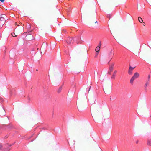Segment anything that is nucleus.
<instances>
[{
    "instance_id": "1",
    "label": "nucleus",
    "mask_w": 151,
    "mask_h": 151,
    "mask_svg": "<svg viewBox=\"0 0 151 151\" xmlns=\"http://www.w3.org/2000/svg\"><path fill=\"white\" fill-rule=\"evenodd\" d=\"M112 90V86H111L109 87H106L105 88L104 91L106 93H111Z\"/></svg>"
},
{
    "instance_id": "2",
    "label": "nucleus",
    "mask_w": 151,
    "mask_h": 151,
    "mask_svg": "<svg viewBox=\"0 0 151 151\" xmlns=\"http://www.w3.org/2000/svg\"><path fill=\"white\" fill-rule=\"evenodd\" d=\"M135 67H132L129 65V69L128 70V73L129 74L131 75L132 74V71L135 68Z\"/></svg>"
},
{
    "instance_id": "3",
    "label": "nucleus",
    "mask_w": 151,
    "mask_h": 151,
    "mask_svg": "<svg viewBox=\"0 0 151 151\" xmlns=\"http://www.w3.org/2000/svg\"><path fill=\"white\" fill-rule=\"evenodd\" d=\"M114 65H115V63L113 62V63H112L110 65H109V70L110 71V72L112 71L114 69Z\"/></svg>"
},
{
    "instance_id": "4",
    "label": "nucleus",
    "mask_w": 151,
    "mask_h": 151,
    "mask_svg": "<svg viewBox=\"0 0 151 151\" xmlns=\"http://www.w3.org/2000/svg\"><path fill=\"white\" fill-rule=\"evenodd\" d=\"M26 37H27V39L29 40H32L33 38V36L32 35L29 34L27 35L26 36Z\"/></svg>"
},
{
    "instance_id": "5",
    "label": "nucleus",
    "mask_w": 151,
    "mask_h": 151,
    "mask_svg": "<svg viewBox=\"0 0 151 151\" xmlns=\"http://www.w3.org/2000/svg\"><path fill=\"white\" fill-rule=\"evenodd\" d=\"M132 51L134 52H139V49L135 47H133L132 49Z\"/></svg>"
},
{
    "instance_id": "6",
    "label": "nucleus",
    "mask_w": 151,
    "mask_h": 151,
    "mask_svg": "<svg viewBox=\"0 0 151 151\" xmlns=\"http://www.w3.org/2000/svg\"><path fill=\"white\" fill-rule=\"evenodd\" d=\"M139 76V74L137 72L135 73L134 76H132L135 79H136L138 78Z\"/></svg>"
},
{
    "instance_id": "7",
    "label": "nucleus",
    "mask_w": 151,
    "mask_h": 151,
    "mask_svg": "<svg viewBox=\"0 0 151 151\" xmlns=\"http://www.w3.org/2000/svg\"><path fill=\"white\" fill-rule=\"evenodd\" d=\"M72 40V38L71 37L68 38L66 42L68 44L71 43Z\"/></svg>"
},
{
    "instance_id": "8",
    "label": "nucleus",
    "mask_w": 151,
    "mask_h": 151,
    "mask_svg": "<svg viewBox=\"0 0 151 151\" xmlns=\"http://www.w3.org/2000/svg\"><path fill=\"white\" fill-rule=\"evenodd\" d=\"M117 73V71L116 70H115L112 76H111V78L112 79H115V76L116 74Z\"/></svg>"
},
{
    "instance_id": "9",
    "label": "nucleus",
    "mask_w": 151,
    "mask_h": 151,
    "mask_svg": "<svg viewBox=\"0 0 151 151\" xmlns=\"http://www.w3.org/2000/svg\"><path fill=\"white\" fill-rule=\"evenodd\" d=\"M136 79H135L133 77H132L131 79H130V84L132 85H133V83H134V81Z\"/></svg>"
},
{
    "instance_id": "10",
    "label": "nucleus",
    "mask_w": 151,
    "mask_h": 151,
    "mask_svg": "<svg viewBox=\"0 0 151 151\" xmlns=\"http://www.w3.org/2000/svg\"><path fill=\"white\" fill-rule=\"evenodd\" d=\"M82 106L80 104H78V108L79 110H81L82 109Z\"/></svg>"
},
{
    "instance_id": "11",
    "label": "nucleus",
    "mask_w": 151,
    "mask_h": 151,
    "mask_svg": "<svg viewBox=\"0 0 151 151\" xmlns=\"http://www.w3.org/2000/svg\"><path fill=\"white\" fill-rule=\"evenodd\" d=\"M113 55V54H112V50H111V51L110 52L109 54V55L110 57H111V58L110 59V61L111 60V59H112V56Z\"/></svg>"
},
{
    "instance_id": "12",
    "label": "nucleus",
    "mask_w": 151,
    "mask_h": 151,
    "mask_svg": "<svg viewBox=\"0 0 151 151\" xmlns=\"http://www.w3.org/2000/svg\"><path fill=\"white\" fill-rule=\"evenodd\" d=\"M138 20L141 23H142L143 22V20L142 18H141L140 17H138Z\"/></svg>"
},
{
    "instance_id": "13",
    "label": "nucleus",
    "mask_w": 151,
    "mask_h": 151,
    "mask_svg": "<svg viewBox=\"0 0 151 151\" xmlns=\"http://www.w3.org/2000/svg\"><path fill=\"white\" fill-rule=\"evenodd\" d=\"M100 48L99 46L96 47L95 49V51L96 52H99L100 50Z\"/></svg>"
},
{
    "instance_id": "14",
    "label": "nucleus",
    "mask_w": 151,
    "mask_h": 151,
    "mask_svg": "<svg viewBox=\"0 0 151 151\" xmlns=\"http://www.w3.org/2000/svg\"><path fill=\"white\" fill-rule=\"evenodd\" d=\"M147 145L148 146H151V141L150 140H148L147 142Z\"/></svg>"
},
{
    "instance_id": "15",
    "label": "nucleus",
    "mask_w": 151,
    "mask_h": 151,
    "mask_svg": "<svg viewBox=\"0 0 151 151\" xmlns=\"http://www.w3.org/2000/svg\"><path fill=\"white\" fill-rule=\"evenodd\" d=\"M3 21L2 23L4 24L5 21L6 20L4 19V18L2 17H1V19L0 20V22Z\"/></svg>"
},
{
    "instance_id": "16",
    "label": "nucleus",
    "mask_w": 151,
    "mask_h": 151,
    "mask_svg": "<svg viewBox=\"0 0 151 151\" xmlns=\"http://www.w3.org/2000/svg\"><path fill=\"white\" fill-rule=\"evenodd\" d=\"M62 86L60 87V88H59L58 89V93H60L61 91L62 90Z\"/></svg>"
},
{
    "instance_id": "17",
    "label": "nucleus",
    "mask_w": 151,
    "mask_h": 151,
    "mask_svg": "<svg viewBox=\"0 0 151 151\" xmlns=\"http://www.w3.org/2000/svg\"><path fill=\"white\" fill-rule=\"evenodd\" d=\"M12 35L14 37H15L17 36V35H15L14 32H13L11 33Z\"/></svg>"
},
{
    "instance_id": "18",
    "label": "nucleus",
    "mask_w": 151,
    "mask_h": 151,
    "mask_svg": "<svg viewBox=\"0 0 151 151\" xmlns=\"http://www.w3.org/2000/svg\"><path fill=\"white\" fill-rule=\"evenodd\" d=\"M149 82H146V83L144 87L146 88H147V86L149 85Z\"/></svg>"
},
{
    "instance_id": "19",
    "label": "nucleus",
    "mask_w": 151,
    "mask_h": 151,
    "mask_svg": "<svg viewBox=\"0 0 151 151\" xmlns=\"http://www.w3.org/2000/svg\"><path fill=\"white\" fill-rule=\"evenodd\" d=\"M116 39H117V40L119 42V43H121V41L120 40L118 37H116Z\"/></svg>"
},
{
    "instance_id": "20",
    "label": "nucleus",
    "mask_w": 151,
    "mask_h": 151,
    "mask_svg": "<svg viewBox=\"0 0 151 151\" xmlns=\"http://www.w3.org/2000/svg\"><path fill=\"white\" fill-rule=\"evenodd\" d=\"M99 47H100V46H101V41H100V42H99Z\"/></svg>"
},
{
    "instance_id": "21",
    "label": "nucleus",
    "mask_w": 151,
    "mask_h": 151,
    "mask_svg": "<svg viewBox=\"0 0 151 151\" xmlns=\"http://www.w3.org/2000/svg\"><path fill=\"white\" fill-rule=\"evenodd\" d=\"M4 0H0V1H1V2H4Z\"/></svg>"
},
{
    "instance_id": "22",
    "label": "nucleus",
    "mask_w": 151,
    "mask_h": 151,
    "mask_svg": "<svg viewBox=\"0 0 151 151\" xmlns=\"http://www.w3.org/2000/svg\"><path fill=\"white\" fill-rule=\"evenodd\" d=\"M142 24L143 26H145V22H143Z\"/></svg>"
},
{
    "instance_id": "23",
    "label": "nucleus",
    "mask_w": 151,
    "mask_h": 151,
    "mask_svg": "<svg viewBox=\"0 0 151 151\" xmlns=\"http://www.w3.org/2000/svg\"><path fill=\"white\" fill-rule=\"evenodd\" d=\"M150 77V76L149 75L148 76V79L149 80Z\"/></svg>"
},
{
    "instance_id": "24",
    "label": "nucleus",
    "mask_w": 151,
    "mask_h": 151,
    "mask_svg": "<svg viewBox=\"0 0 151 151\" xmlns=\"http://www.w3.org/2000/svg\"><path fill=\"white\" fill-rule=\"evenodd\" d=\"M15 24L16 25H17V26H19V25H18V24H17V22H16L15 23Z\"/></svg>"
},
{
    "instance_id": "25",
    "label": "nucleus",
    "mask_w": 151,
    "mask_h": 151,
    "mask_svg": "<svg viewBox=\"0 0 151 151\" xmlns=\"http://www.w3.org/2000/svg\"><path fill=\"white\" fill-rule=\"evenodd\" d=\"M98 55V54L97 53H96V55H95V57H96Z\"/></svg>"
},
{
    "instance_id": "26",
    "label": "nucleus",
    "mask_w": 151,
    "mask_h": 151,
    "mask_svg": "<svg viewBox=\"0 0 151 151\" xmlns=\"http://www.w3.org/2000/svg\"><path fill=\"white\" fill-rule=\"evenodd\" d=\"M2 147V146L1 145H0V148H1Z\"/></svg>"
},
{
    "instance_id": "27",
    "label": "nucleus",
    "mask_w": 151,
    "mask_h": 151,
    "mask_svg": "<svg viewBox=\"0 0 151 151\" xmlns=\"http://www.w3.org/2000/svg\"><path fill=\"white\" fill-rule=\"evenodd\" d=\"M111 72H110V71H109V72H108V73H109V74H111Z\"/></svg>"
},
{
    "instance_id": "28",
    "label": "nucleus",
    "mask_w": 151,
    "mask_h": 151,
    "mask_svg": "<svg viewBox=\"0 0 151 151\" xmlns=\"http://www.w3.org/2000/svg\"><path fill=\"white\" fill-rule=\"evenodd\" d=\"M1 115H4L5 114V113H4V114H1Z\"/></svg>"
},
{
    "instance_id": "29",
    "label": "nucleus",
    "mask_w": 151,
    "mask_h": 151,
    "mask_svg": "<svg viewBox=\"0 0 151 151\" xmlns=\"http://www.w3.org/2000/svg\"><path fill=\"white\" fill-rule=\"evenodd\" d=\"M138 141H137L136 142V143H138Z\"/></svg>"
},
{
    "instance_id": "30",
    "label": "nucleus",
    "mask_w": 151,
    "mask_h": 151,
    "mask_svg": "<svg viewBox=\"0 0 151 151\" xmlns=\"http://www.w3.org/2000/svg\"><path fill=\"white\" fill-rule=\"evenodd\" d=\"M2 111H3L4 112H5V111H4V110H3Z\"/></svg>"
},
{
    "instance_id": "31",
    "label": "nucleus",
    "mask_w": 151,
    "mask_h": 151,
    "mask_svg": "<svg viewBox=\"0 0 151 151\" xmlns=\"http://www.w3.org/2000/svg\"><path fill=\"white\" fill-rule=\"evenodd\" d=\"M97 21H96L95 22V23H97Z\"/></svg>"
},
{
    "instance_id": "32",
    "label": "nucleus",
    "mask_w": 151,
    "mask_h": 151,
    "mask_svg": "<svg viewBox=\"0 0 151 151\" xmlns=\"http://www.w3.org/2000/svg\"><path fill=\"white\" fill-rule=\"evenodd\" d=\"M20 24H22V23H20Z\"/></svg>"
}]
</instances>
